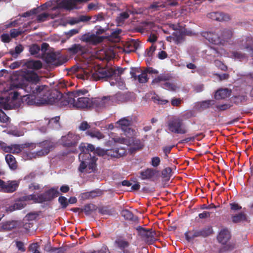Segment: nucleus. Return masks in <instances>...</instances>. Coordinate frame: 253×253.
I'll list each match as a JSON object with an SVG mask.
<instances>
[{"label":"nucleus","mask_w":253,"mask_h":253,"mask_svg":"<svg viewBox=\"0 0 253 253\" xmlns=\"http://www.w3.org/2000/svg\"><path fill=\"white\" fill-rule=\"evenodd\" d=\"M13 76H17L14 79L19 80L24 79L28 82L25 86V90L30 94L24 96L23 100L29 105H48L50 103H41L42 100H49L52 97L54 92L49 93L48 87L45 85H37L40 78L34 71L27 70H19L13 72Z\"/></svg>","instance_id":"nucleus-1"},{"label":"nucleus","mask_w":253,"mask_h":253,"mask_svg":"<svg viewBox=\"0 0 253 253\" xmlns=\"http://www.w3.org/2000/svg\"><path fill=\"white\" fill-rule=\"evenodd\" d=\"M88 91L85 90H78L63 95L60 92L55 91L52 97L49 100H42L41 103H50V105L56 104L60 106L72 105L78 108H84L91 105V100L86 95Z\"/></svg>","instance_id":"nucleus-2"},{"label":"nucleus","mask_w":253,"mask_h":253,"mask_svg":"<svg viewBox=\"0 0 253 253\" xmlns=\"http://www.w3.org/2000/svg\"><path fill=\"white\" fill-rule=\"evenodd\" d=\"M124 69L117 67L116 69L101 68L97 71H93L89 69L83 70V77L85 79H93L99 80L103 78H110L109 82L111 86L116 85L119 89H124L125 84L123 80L121 78V75L123 73Z\"/></svg>","instance_id":"nucleus-3"},{"label":"nucleus","mask_w":253,"mask_h":253,"mask_svg":"<svg viewBox=\"0 0 253 253\" xmlns=\"http://www.w3.org/2000/svg\"><path fill=\"white\" fill-rule=\"evenodd\" d=\"M82 151L79 155L81 162L79 170L80 171L90 173L95 170L97 158L95 156L96 150L94 146L91 144L81 143L79 146Z\"/></svg>","instance_id":"nucleus-4"},{"label":"nucleus","mask_w":253,"mask_h":253,"mask_svg":"<svg viewBox=\"0 0 253 253\" xmlns=\"http://www.w3.org/2000/svg\"><path fill=\"white\" fill-rule=\"evenodd\" d=\"M57 188H51L44 193L39 195H30L25 198V199H32L35 203H42L49 201L58 195Z\"/></svg>","instance_id":"nucleus-5"},{"label":"nucleus","mask_w":253,"mask_h":253,"mask_svg":"<svg viewBox=\"0 0 253 253\" xmlns=\"http://www.w3.org/2000/svg\"><path fill=\"white\" fill-rule=\"evenodd\" d=\"M170 79V76L168 74H161L153 80L152 84H160L163 88L169 91H175L178 87L175 83L169 82Z\"/></svg>","instance_id":"nucleus-6"},{"label":"nucleus","mask_w":253,"mask_h":253,"mask_svg":"<svg viewBox=\"0 0 253 253\" xmlns=\"http://www.w3.org/2000/svg\"><path fill=\"white\" fill-rule=\"evenodd\" d=\"M168 130L172 133L177 134H185L187 129L182 119L174 118L169 120L167 123Z\"/></svg>","instance_id":"nucleus-7"},{"label":"nucleus","mask_w":253,"mask_h":253,"mask_svg":"<svg viewBox=\"0 0 253 253\" xmlns=\"http://www.w3.org/2000/svg\"><path fill=\"white\" fill-rule=\"evenodd\" d=\"M41 145L42 147H43V149L37 152H25L24 156L25 158L27 160H31L33 158L46 155L49 152L50 149L53 146V143L49 141H44Z\"/></svg>","instance_id":"nucleus-8"},{"label":"nucleus","mask_w":253,"mask_h":253,"mask_svg":"<svg viewBox=\"0 0 253 253\" xmlns=\"http://www.w3.org/2000/svg\"><path fill=\"white\" fill-rule=\"evenodd\" d=\"M96 153L99 156H107L111 158H120L126 154V149L125 148L121 146H117L106 150L97 148Z\"/></svg>","instance_id":"nucleus-9"},{"label":"nucleus","mask_w":253,"mask_h":253,"mask_svg":"<svg viewBox=\"0 0 253 253\" xmlns=\"http://www.w3.org/2000/svg\"><path fill=\"white\" fill-rule=\"evenodd\" d=\"M131 136L128 137V139L123 137H117L113 138L115 143L120 144H124L127 146H130L131 149L133 151H135L141 149L143 147V143L140 140L135 139Z\"/></svg>","instance_id":"nucleus-10"},{"label":"nucleus","mask_w":253,"mask_h":253,"mask_svg":"<svg viewBox=\"0 0 253 253\" xmlns=\"http://www.w3.org/2000/svg\"><path fill=\"white\" fill-rule=\"evenodd\" d=\"M47 63L50 65L59 66L63 64L65 60L62 55L59 53L45 52L42 56Z\"/></svg>","instance_id":"nucleus-11"},{"label":"nucleus","mask_w":253,"mask_h":253,"mask_svg":"<svg viewBox=\"0 0 253 253\" xmlns=\"http://www.w3.org/2000/svg\"><path fill=\"white\" fill-rule=\"evenodd\" d=\"M14 86L12 85H10L9 87V89H7L4 90L5 92L10 91L8 93L9 95L11 96H5V97H0V107L1 108H3L5 110L10 109L12 107V105L11 104V100H10V98L13 99H15L17 97L18 95V93L17 92L12 91L13 89Z\"/></svg>","instance_id":"nucleus-12"},{"label":"nucleus","mask_w":253,"mask_h":253,"mask_svg":"<svg viewBox=\"0 0 253 253\" xmlns=\"http://www.w3.org/2000/svg\"><path fill=\"white\" fill-rule=\"evenodd\" d=\"M80 139V136L79 135L69 132L66 135L62 136L60 141L63 146L70 147L76 146Z\"/></svg>","instance_id":"nucleus-13"},{"label":"nucleus","mask_w":253,"mask_h":253,"mask_svg":"<svg viewBox=\"0 0 253 253\" xmlns=\"http://www.w3.org/2000/svg\"><path fill=\"white\" fill-rule=\"evenodd\" d=\"M19 182L16 180L3 181L0 179V191L12 193L17 189Z\"/></svg>","instance_id":"nucleus-14"},{"label":"nucleus","mask_w":253,"mask_h":253,"mask_svg":"<svg viewBox=\"0 0 253 253\" xmlns=\"http://www.w3.org/2000/svg\"><path fill=\"white\" fill-rule=\"evenodd\" d=\"M130 124L131 120L126 118H122L117 122L118 127L124 131L127 137L133 136L135 134L134 130L129 127Z\"/></svg>","instance_id":"nucleus-15"},{"label":"nucleus","mask_w":253,"mask_h":253,"mask_svg":"<svg viewBox=\"0 0 253 253\" xmlns=\"http://www.w3.org/2000/svg\"><path fill=\"white\" fill-rule=\"evenodd\" d=\"M111 103L110 96L95 98L91 100V106L97 110L102 109Z\"/></svg>","instance_id":"nucleus-16"},{"label":"nucleus","mask_w":253,"mask_h":253,"mask_svg":"<svg viewBox=\"0 0 253 253\" xmlns=\"http://www.w3.org/2000/svg\"><path fill=\"white\" fill-rule=\"evenodd\" d=\"M219 31L214 32H204L203 36L209 42L216 45L222 44Z\"/></svg>","instance_id":"nucleus-17"},{"label":"nucleus","mask_w":253,"mask_h":253,"mask_svg":"<svg viewBox=\"0 0 253 253\" xmlns=\"http://www.w3.org/2000/svg\"><path fill=\"white\" fill-rule=\"evenodd\" d=\"M212 230L211 228L205 229L201 231H195L193 232H188L185 234L186 240L188 242H190L194 238L200 236H207L210 235Z\"/></svg>","instance_id":"nucleus-18"},{"label":"nucleus","mask_w":253,"mask_h":253,"mask_svg":"<svg viewBox=\"0 0 253 253\" xmlns=\"http://www.w3.org/2000/svg\"><path fill=\"white\" fill-rule=\"evenodd\" d=\"M48 47V44L46 43H42L41 48L38 45L33 44L30 47V52L32 55H35L36 57H40L41 55L43 56Z\"/></svg>","instance_id":"nucleus-19"},{"label":"nucleus","mask_w":253,"mask_h":253,"mask_svg":"<svg viewBox=\"0 0 253 253\" xmlns=\"http://www.w3.org/2000/svg\"><path fill=\"white\" fill-rule=\"evenodd\" d=\"M139 234L143 238V239L147 242L151 243L155 240V233L151 229L146 230L143 228H139L138 229Z\"/></svg>","instance_id":"nucleus-20"},{"label":"nucleus","mask_w":253,"mask_h":253,"mask_svg":"<svg viewBox=\"0 0 253 253\" xmlns=\"http://www.w3.org/2000/svg\"><path fill=\"white\" fill-rule=\"evenodd\" d=\"M208 17L212 20L220 22L227 21L230 19L229 15L221 12H213L208 14Z\"/></svg>","instance_id":"nucleus-21"},{"label":"nucleus","mask_w":253,"mask_h":253,"mask_svg":"<svg viewBox=\"0 0 253 253\" xmlns=\"http://www.w3.org/2000/svg\"><path fill=\"white\" fill-rule=\"evenodd\" d=\"M103 40L102 37L97 36L94 34H86L83 35L81 38V40L91 43L93 44H96L102 42Z\"/></svg>","instance_id":"nucleus-22"},{"label":"nucleus","mask_w":253,"mask_h":253,"mask_svg":"<svg viewBox=\"0 0 253 253\" xmlns=\"http://www.w3.org/2000/svg\"><path fill=\"white\" fill-rule=\"evenodd\" d=\"M231 90L227 88H221L215 93L214 97L216 99H222L230 96Z\"/></svg>","instance_id":"nucleus-23"},{"label":"nucleus","mask_w":253,"mask_h":253,"mask_svg":"<svg viewBox=\"0 0 253 253\" xmlns=\"http://www.w3.org/2000/svg\"><path fill=\"white\" fill-rule=\"evenodd\" d=\"M230 238L229 231L227 229H223L220 231L218 236L217 240L222 244H226Z\"/></svg>","instance_id":"nucleus-24"},{"label":"nucleus","mask_w":253,"mask_h":253,"mask_svg":"<svg viewBox=\"0 0 253 253\" xmlns=\"http://www.w3.org/2000/svg\"><path fill=\"white\" fill-rule=\"evenodd\" d=\"M27 68L33 70H39L42 67V63L39 60H30L25 63Z\"/></svg>","instance_id":"nucleus-25"},{"label":"nucleus","mask_w":253,"mask_h":253,"mask_svg":"<svg viewBox=\"0 0 253 253\" xmlns=\"http://www.w3.org/2000/svg\"><path fill=\"white\" fill-rule=\"evenodd\" d=\"M156 173L155 170L152 169H147L140 172V177L142 179H150L153 177Z\"/></svg>","instance_id":"nucleus-26"},{"label":"nucleus","mask_w":253,"mask_h":253,"mask_svg":"<svg viewBox=\"0 0 253 253\" xmlns=\"http://www.w3.org/2000/svg\"><path fill=\"white\" fill-rule=\"evenodd\" d=\"M126 46L125 48V51L129 53L136 50L139 46V43L137 41L132 40L127 43Z\"/></svg>","instance_id":"nucleus-27"},{"label":"nucleus","mask_w":253,"mask_h":253,"mask_svg":"<svg viewBox=\"0 0 253 253\" xmlns=\"http://www.w3.org/2000/svg\"><path fill=\"white\" fill-rule=\"evenodd\" d=\"M5 160L10 169L14 170L17 168V163L14 156L11 154H7L5 156Z\"/></svg>","instance_id":"nucleus-28"},{"label":"nucleus","mask_w":253,"mask_h":253,"mask_svg":"<svg viewBox=\"0 0 253 253\" xmlns=\"http://www.w3.org/2000/svg\"><path fill=\"white\" fill-rule=\"evenodd\" d=\"M219 32L220 33V36L222 40V44H223L225 41L230 39L232 36V32L229 29L219 30Z\"/></svg>","instance_id":"nucleus-29"},{"label":"nucleus","mask_w":253,"mask_h":253,"mask_svg":"<svg viewBox=\"0 0 253 253\" xmlns=\"http://www.w3.org/2000/svg\"><path fill=\"white\" fill-rule=\"evenodd\" d=\"M4 151L6 152L17 154L21 152V149L20 145L14 144L7 147L4 146Z\"/></svg>","instance_id":"nucleus-30"},{"label":"nucleus","mask_w":253,"mask_h":253,"mask_svg":"<svg viewBox=\"0 0 253 253\" xmlns=\"http://www.w3.org/2000/svg\"><path fill=\"white\" fill-rule=\"evenodd\" d=\"M87 135L90 136L92 138H95L98 140L101 139L104 137V135L99 130H90L86 132Z\"/></svg>","instance_id":"nucleus-31"},{"label":"nucleus","mask_w":253,"mask_h":253,"mask_svg":"<svg viewBox=\"0 0 253 253\" xmlns=\"http://www.w3.org/2000/svg\"><path fill=\"white\" fill-rule=\"evenodd\" d=\"M69 51L73 53H82L84 51V47L80 44H73L71 47L69 48Z\"/></svg>","instance_id":"nucleus-32"},{"label":"nucleus","mask_w":253,"mask_h":253,"mask_svg":"<svg viewBox=\"0 0 253 253\" xmlns=\"http://www.w3.org/2000/svg\"><path fill=\"white\" fill-rule=\"evenodd\" d=\"M230 57L235 60L243 61L247 59V56L245 53H242L239 51H233L231 53Z\"/></svg>","instance_id":"nucleus-33"},{"label":"nucleus","mask_w":253,"mask_h":253,"mask_svg":"<svg viewBox=\"0 0 253 253\" xmlns=\"http://www.w3.org/2000/svg\"><path fill=\"white\" fill-rule=\"evenodd\" d=\"M171 38L176 43H178L183 41V35L181 31L175 30L173 32Z\"/></svg>","instance_id":"nucleus-34"},{"label":"nucleus","mask_w":253,"mask_h":253,"mask_svg":"<svg viewBox=\"0 0 253 253\" xmlns=\"http://www.w3.org/2000/svg\"><path fill=\"white\" fill-rule=\"evenodd\" d=\"M28 196L23 197L19 200L16 202V203L14 204L15 208L16 210H20L24 208L26 205V203L25 201L33 200L32 199H25V198L27 197Z\"/></svg>","instance_id":"nucleus-35"},{"label":"nucleus","mask_w":253,"mask_h":253,"mask_svg":"<svg viewBox=\"0 0 253 253\" xmlns=\"http://www.w3.org/2000/svg\"><path fill=\"white\" fill-rule=\"evenodd\" d=\"M59 121V117H56L55 118L51 119L48 121L49 126L53 129H58L60 127Z\"/></svg>","instance_id":"nucleus-36"},{"label":"nucleus","mask_w":253,"mask_h":253,"mask_svg":"<svg viewBox=\"0 0 253 253\" xmlns=\"http://www.w3.org/2000/svg\"><path fill=\"white\" fill-rule=\"evenodd\" d=\"M121 214L126 219L136 220V217H134L131 212L127 210H123L121 212Z\"/></svg>","instance_id":"nucleus-37"},{"label":"nucleus","mask_w":253,"mask_h":253,"mask_svg":"<svg viewBox=\"0 0 253 253\" xmlns=\"http://www.w3.org/2000/svg\"><path fill=\"white\" fill-rule=\"evenodd\" d=\"M1 223L4 232L9 231L15 226V223L14 221H6Z\"/></svg>","instance_id":"nucleus-38"},{"label":"nucleus","mask_w":253,"mask_h":253,"mask_svg":"<svg viewBox=\"0 0 253 253\" xmlns=\"http://www.w3.org/2000/svg\"><path fill=\"white\" fill-rule=\"evenodd\" d=\"M129 14L126 12H123L120 14L119 16L117 18V22L118 24L121 25L123 23L124 21L128 18Z\"/></svg>","instance_id":"nucleus-39"},{"label":"nucleus","mask_w":253,"mask_h":253,"mask_svg":"<svg viewBox=\"0 0 253 253\" xmlns=\"http://www.w3.org/2000/svg\"><path fill=\"white\" fill-rule=\"evenodd\" d=\"M246 215L243 213H240L232 216V221L234 223H238L246 220Z\"/></svg>","instance_id":"nucleus-40"},{"label":"nucleus","mask_w":253,"mask_h":253,"mask_svg":"<svg viewBox=\"0 0 253 253\" xmlns=\"http://www.w3.org/2000/svg\"><path fill=\"white\" fill-rule=\"evenodd\" d=\"M137 79L140 83H145L148 81L147 72L143 71L137 77Z\"/></svg>","instance_id":"nucleus-41"},{"label":"nucleus","mask_w":253,"mask_h":253,"mask_svg":"<svg viewBox=\"0 0 253 253\" xmlns=\"http://www.w3.org/2000/svg\"><path fill=\"white\" fill-rule=\"evenodd\" d=\"M172 170L171 168L168 167L164 169L162 172V176L166 179L169 180L171 176Z\"/></svg>","instance_id":"nucleus-42"},{"label":"nucleus","mask_w":253,"mask_h":253,"mask_svg":"<svg viewBox=\"0 0 253 253\" xmlns=\"http://www.w3.org/2000/svg\"><path fill=\"white\" fill-rule=\"evenodd\" d=\"M223 50L222 49H216L215 48L211 47L210 48V52L211 54L215 57L220 56L222 54Z\"/></svg>","instance_id":"nucleus-43"},{"label":"nucleus","mask_w":253,"mask_h":253,"mask_svg":"<svg viewBox=\"0 0 253 253\" xmlns=\"http://www.w3.org/2000/svg\"><path fill=\"white\" fill-rule=\"evenodd\" d=\"M0 107V123H6L9 121V118L3 112Z\"/></svg>","instance_id":"nucleus-44"},{"label":"nucleus","mask_w":253,"mask_h":253,"mask_svg":"<svg viewBox=\"0 0 253 253\" xmlns=\"http://www.w3.org/2000/svg\"><path fill=\"white\" fill-rule=\"evenodd\" d=\"M23 50V48L21 45H18L15 48L14 50L10 51L11 54L14 57H17Z\"/></svg>","instance_id":"nucleus-45"},{"label":"nucleus","mask_w":253,"mask_h":253,"mask_svg":"<svg viewBox=\"0 0 253 253\" xmlns=\"http://www.w3.org/2000/svg\"><path fill=\"white\" fill-rule=\"evenodd\" d=\"M214 104V101L212 100H206L200 103V107L202 109H204L209 108L211 105Z\"/></svg>","instance_id":"nucleus-46"},{"label":"nucleus","mask_w":253,"mask_h":253,"mask_svg":"<svg viewBox=\"0 0 253 253\" xmlns=\"http://www.w3.org/2000/svg\"><path fill=\"white\" fill-rule=\"evenodd\" d=\"M29 251L32 253H41L39 251V245L37 243H34L29 247Z\"/></svg>","instance_id":"nucleus-47"},{"label":"nucleus","mask_w":253,"mask_h":253,"mask_svg":"<svg viewBox=\"0 0 253 253\" xmlns=\"http://www.w3.org/2000/svg\"><path fill=\"white\" fill-rule=\"evenodd\" d=\"M161 163L160 158L159 157H154L151 159V164L153 167H157Z\"/></svg>","instance_id":"nucleus-48"},{"label":"nucleus","mask_w":253,"mask_h":253,"mask_svg":"<svg viewBox=\"0 0 253 253\" xmlns=\"http://www.w3.org/2000/svg\"><path fill=\"white\" fill-rule=\"evenodd\" d=\"M117 246L120 248L126 249L128 246V243L124 240H118L115 242Z\"/></svg>","instance_id":"nucleus-49"},{"label":"nucleus","mask_w":253,"mask_h":253,"mask_svg":"<svg viewBox=\"0 0 253 253\" xmlns=\"http://www.w3.org/2000/svg\"><path fill=\"white\" fill-rule=\"evenodd\" d=\"M90 127L89 125L86 121L82 122L79 126V128L80 130L84 131L87 130Z\"/></svg>","instance_id":"nucleus-50"},{"label":"nucleus","mask_w":253,"mask_h":253,"mask_svg":"<svg viewBox=\"0 0 253 253\" xmlns=\"http://www.w3.org/2000/svg\"><path fill=\"white\" fill-rule=\"evenodd\" d=\"M97 195V193L95 191H91L90 192H86L82 194V198H93Z\"/></svg>","instance_id":"nucleus-51"},{"label":"nucleus","mask_w":253,"mask_h":253,"mask_svg":"<svg viewBox=\"0 0 253 253\" xmlns=\"http://www.w3.org/2000/svg\"><path fill=\"white\" fill-rule=\"evenodd\" d=\"M58 201L63 208H66L68 205L67 199L64 197H60L58 199Z\"/></svg>","instance_id":"nucleus-52"},{"label":"nucleus","mask_w":253,"mask_h":253,"mask_svg":"<svg viewBox=\"0 0 253 253\" xmlns=\"http://www.w3.org/2000/svg\"><path fill=\"white\" fill-rule=\"evenodd\" d=\"M105 18L102 13H99L97 15H95L93 17L92 22L94 23L96 21H101L104 20Z\"/></svg>","instance_id":"nucleus-53"},{"label":"nucleus","mask_w":253,"mask_h":253,"mask_svg":"<svg viewBox=\"0 0 253 253\" xmlns=\"http://www.w3.org/2000/svg\"><path fill=\"white\" fill-rule=\"evenodd\" d=\"M231 105L229 104H224L217 105L216 108L219 111H224L229 109L231 107Z\"/></svg>","instance_id":"nucleus-54"},{"label":"nucleus","mask_w":253,"mask_h":253,"mask_svg":"<svg viewBox=\"0 0 253 253\" xmlns=\"http://www.w3.org/2000/svg\"><path fill=\"white\" fill-rule=\"evenodd\" d=\"M48 16V14L46 13H43L40 14L37 17V20L39 22H43L45 21Z\"/></svg>","instance_id":"nucleus-55"},{"label":"nucleus","mask_w":253,"mask_h":253,"mask_svg":"<svg viewBox=\"0 0 253 253\" xmlns=\"http://www.w3.org/2000/svg\"><path fill=\"white\" fill-rule=\"evenodd\" d=\"M215 65L222 70L225 71L227 69V67L219 60H215Z\"/></svg>","instance_id":"nucleus-56"},{"label":"nucleus","mask_w":253,"mask_h":253,"mask_svg":"<svg viewBox=\"0 0 253 253\" xmlns=\"http://www.w3.org/2000/svg\"><path fill=\"white\" fill-rule=\"evenodd\" d=\"M164 6L163 4H161L159 2H156L151 4L150 8L154 10H158L160 7H163Z\"/></svg>","instance_id":"nucleus-57"},{"label":"nucleus","mask_w":253,"mask_h":253,"mask_svg":"<svg viewBox=\"0 0 253 253\" xmlns=\"http://www.w3.org/2000/svg\"><path fill=\"white\" fill-rule=\"evenodd\" d=\"M155 46L152 45L149 47L148 49H147V51L146 52V55L149 57L152 56L153 54V52L155 50Z\"/></svg>","instance_id":"nucleus-58"},{"label":"nucleus","mask_w":253,"mask_h":253,"mask_svg":"<svg viewBox=\"0 0 253 253\" xmlns=\"http://www.w3.org/2000/svg\"><path fill=\"white\" fill-rule=\"evenodd\" d=\"M173 146H166L163 148V151L165 154V158L168 157V154L170 153Z\"/></svg>","instance_id":"nucleus-59"},{"label":"nucleus","mask_w":253,"mask_h":253,"mask_svg":"<svg viewBox=\"0 0 253 253\" xmlns=\"http://www.w3.org/2000/svg\"><path fill=\"white\" fill-rule=\"evenodd\" d=\"M79 31L77 29H72L69 32L66 33V36L68 38H70L72 36L78 33Z\"/></svg>","instance_id":"nucleus-60"},{"label":"nucleus","mask_w":253,"mask_h":253,"mask_svg":"<svg viewBox=\"0 0 253 253\" xmlns=\"http://www.w3.org/2000/svg\"><path fill=\"white\" fill-rule=\"evenodd\" d=\"M8 133L15 136H20L23 135V133L22 132H19L17 130H9Z\"/></svg>","instance_id":"nucleus-61"},{"label":"nucleus","mask_w":253,"mask_h":253,"mask_svg":"<svg viewBox=\"0 0 253 253\" xmlns=\"http://www.w3.org/2000/svg\"><path fill=\"white\" fill-rule=\"evenodd\" d=\"M21 34L20 32L16 29L10 30V34L12 38H15Z\"/></svg>","instance_id":"nucleus-62"},{"label":"nucleus","mask_w":253,"mask_h":253,"mask_svg":"<svg viewBox=\"0 0 253 253\" xmlns=\"http://www.w3.org/2000/svg\"><path fill=\"white\" fill-rule=\"evenodd\" d=\"M181 100L178 98H173L171 100L172 105L174 106H178L181 103Z\"/></svg>","instance_id":"nucleus-63"},{"label":"nucleus","mask_w":253,"mask_h":253,"mask_svg":"<svg viewBox=\"0 0 253 253\" xmlns=\"http://www.w3.org/2000/svg\"><path fill=\"white\" fill-rule=\"evenodd\" d=\"M91 19V17L85 15H81L79 17V21L86 22Z\"/></svg>","instance_id":"nucleus-64"}]
</instances>
